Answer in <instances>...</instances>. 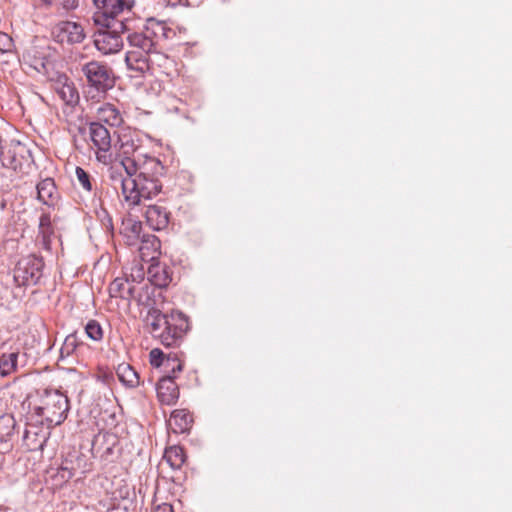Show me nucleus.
Returning <instances> with one entry per match:
<instances>
[{"instance_id":"1","label":"nucleus","mask_w":512,"mask_h":512,"mask_svg":"<svg viewBox=\"0 0 512 512\" xmlns=\"http://www.w3.org/2000/svg\"><path fill=\"white\" fill-rule=\"evenodd\" d=\"M118 143L116 156L127 174V180L123 182V198L128 206H137L142 200L152 199L161 192L159 176L163 175L164 166L144 151L135 131H123Z\"/></svg>"},{"instance_id":"2","label":"nucleus","mask_w":512,"mask_h":512,"mask_svg":"<svg viewBox=\"0 0 512 512\" xmlns=\"http://www.w3.org/2000/svg\"><path fill=\"white\" fill-rule=\"evenodd\" d=\"M165 31L163 23L149 21L144 30L128 34L125 62L129 70L139 74L148 72V58L159 48L160 38L165 35Z\"/></svg>"},{"instance_id":"3","label":"nucleus","mask_w":512,"mask_h":512,"mask_svg":"<svg viewBox=\"0 0 512 512\" xmlns=\"http://www.w3.org/2000/svg\"><path fill=\"white\" fill-rule=\"evenodd\" d=\"M148 321L153 336L167 347L178 346L189 328L188 319L181 312L162 314L153 310L148 315Z\"/></svg>"},{"instance_id":"4","label":"nucleus","mask_w":512,"mask_h":512,"mask_svg":"<svg viewBox=\"0 0 512 512\" xmlns=\"http://www.w3.org/2000/svg\"><path fill=\"white\" fill-rule=\"evenodd\" d=\"M68 410V398L57 390H45L38 395L32 405L33 413L40 418V423L46 424L47 427L60 425L66 419Z\"/></svg>"},{"instance_id":"5","label":"nucleus","mask_w":512,"mask_h":512,"mask_svg":"<svg viewBox=\"0 0 512 512\" xmlns=\"http://www.w3.org/2000/svg\"><path fill=\"white\" fill-rule=\"evenodd\" d=\"M82 72L91 89L88 92L90 99L99 101L115 85V76L112 68L103 62L96 60L87 62L82 66Z\"/></svg>"},{"instance_id":"6","label":"nucleus","mask_w":512,"mask_h":512,"mask_svg":"<svg viewBox=\"0 0 512 512\" xmlns=\"http://www.w3.org/2000/svg\"><path fill=\"white\" fill-rule=\"evenodd\" d=\"M95 8L93 14L94 24L98 27H122L123 22L117 17L125 11H131L135 0H92Z\"/></svg>"},{"instance_id":"7","label":"nucleus","mask_w":512,"mask_h":512,"mask_svg":"<svg viewBox=\"0 0 512 512\" xmlns=\"http://www.w3.org/2000/svg\"><path fill=\"white\" fill-rule=\"evenodd\" d=\"M90 148L95 154L96 160L103 165H110L115 157L112 152V138L109 130L99 122H91L88 125Z\"/></svg>"},{"instance_id":"8","label":"nucleus","mask_w":512,"mask_h":512,"mask_svg":"<svg viewBox=\"0 0 512 512\" xmlns=\"http://www.w3.org/2000/svg\"><path fill=\"white\" fill-rule=\"evenodd\" d=\"M124 29V24L122 27H99V30L94 35V45L96 49L103 55H111L120 52L124 46L121 36Z\"/></svg>"},{"instance_id":"9","label":"nucleus","mask_w":512,"mask_h":512,"mask_svg":"<svg viewBox=\"0 0 512 512\" xmlns=\"http://www.w3.org/2000/svg\"><path fill=\"white\" fill-rule=\"evenodd\" d=\"M43 260L29 255L18 261L14 270V279L19 285H34L42 276Z\"/></svg>"},{"instance_id":"10","label":"nucleus","mask_w":512,"mask_h":512,"mask_svg":"<svg viewBox=\"0 0 512 512\" xmlns=\"http://www.w3.org/2000/svg\"><path fill=\"white\" fill-rule=\"evenodd\" d=\"M51 36L57 43L73 45L81 43L86 35L81 24L73 21H60L52 27Z\"/></svg>"},{"instance_id":"11","label":"nucleus","mask_w":512,"mask_h":512,"mask_svg":"<svg viewBox=\"0 0 512 512\" xmlns=\"http://www.w3.org/2000/svg\"><path fill=\"white\" fill-rule=\"evenodd\" d=\"M28 150L19 142H11L3 148L0 159L4 167L14 171H22L29 164Z\"/></svg>"},{"instance_id":"12","label":"nucleus","mask_w":512,"mask_h":512,"mask_svg":"<svg viewBox=\"0 0 512 512\" xmlns=\"http://www.w3.org/2000/svg\"><path fill=\"white\" fill-rule=\"evenodd\" d=\"M179 395V388L170 375H165L159 380L157 384V397L161 404L175 405Z\"/></svg>"},{"instance_id":"13","label":"nucleus","mask_w":512,"mask_h":512,"mask_svg":"<svg viewBox=\"0 0 512 512\" xmlns=\"http://www.w3.org/2000/svg\"><path fill=\"white\" fill-rule=\"evenodd\" d=\"M57 96L68 106H75L79 102V93L75 84L66 76H60L54 83Z\"/></svg>"},{"instance_id":"14","label":"nucleus","mask_w":512,"mask_h":512,"mask_svg":"<svg viewBox=\"0 0 512 512\" xmlns=\"http://www.w3.org/2000/svg\"><path fill=\"white\" fill-rule=\"evenodd\" d=\"M145 219L153 230H163L169 224L170 212L162 205H149L145 211Z\"/></svg>"},{"instance_id":"15","label":"nucleus","mask_w":512,"mask_h":512,"mask_svg":"<svg viewBox=\"0 0 512 512\" xmlns=\"http://www.w3.org/2000/svg\"><path fill=\"white\" fill-rule=\"evenodd\" d=\"M193 424V417L186 409L174 410L168 420L169 429L175 434L189 431Z\"/></svg>"},{"instance_id":"16","label":"nucleus","mask_w":512,"mask_h":512,"mask_svg":"<svg viewBox=\"0 0 512 512\" xmlns=\"http://www.w3.org/2000/svg\"><path fill=\"white\" fill-rule=\"evenodd\" d=\"M96 116L98 121L103 122L110 126H119L123 122V118L119 109L111 104L104 103L97 108Z\"/></svg>"},{"instance_id":"17","label":"nucleus","mask_w":512,"mask_h":512,"mask_svg":"<svg viewBox=\"0 0 512 512\" xmlns=\"http://www.w3.org/2000/svg\"><path fill=\"white\" fill-rule=\"evenodd\" d=\"M19 350H9L0 353V377H8L18 371Z\"/></svg>"},{"instance_id":"18","label":"nucleus","mask_w":512,"mask_h":512,"mask_svg":"<svg viewBox=\"0 0 512 512\" xmlns=\"http://www.w3.org/2000/svg\"><path fill=\"white\" fill-rule=\"evenodd\" d=\"M174 66V60L168 55L157 49L148 58V71L159 70L161 73L168 75Z\"/></svg>"},{"instance_id":"19","label":"nucleus","mask_w":512,"mask_h":512,"mask_svg":"<svg viewBox=\"0 0 512 512\" xmlns=\"http://www.w3.org/2000/svg\"><path fill=\"white\" fill-rule=\"evenodd\" d=\"M16 436V420L13 415H0V444H11Z\"/></svg>"},{"instance_id":"20","label":"nucleus","mask_w":512,"mask_h":512,"mask_svg":"<svg viewBox=\"0 0 512 512\" xmlns=\"http://www.w3.org/2000/svg\"><path fill=\"white\" fill-rule=\"evenodd\" d=\"M149 281L157 287H166L171 282V275L166 266L156 264L152 265L148 269Z\"/></svg>"},{"instance_id":"21","label":"nucleus","mask_w":512,"mask_h":512,"mask_svg":"<svg viewBox=\"0 0 512 512\" xmlns=\"http://www.w3.org/2000/svg\"><path fill=\"white\" fill-rule=\"evenodd\" d=\"M134 286L125 278H116L109 285V294L113 298L130 299Z\"/></svg>"},{"instance_id":"22","label":"nucleus","mask_w":512,"mask_h":512,"mask_svg":"<svg viewBox=\"0 0 512 512\" xmlns=\"http://www.w3.org/2000/svg\"><path fill=\"white\" fill-rule=\"evenodd\" d=\"M54 234L51 217L49 214H42L39 221L40 243L45 250L51 249V237Z\"/></svg>"},{"instance_id":"23","label":"nucleus","mask_w":512,"mask_h":512,"mask_svg":"<svg viewBox=\"0 0 512 512\" xmlns=\"http://www.w3.org/2000/svg\"><path fill=\"white\" fill-rule=\"evenodd\" d=\"M38 198L44 204L51 205L56 199L57 189L53 179L46 178L37 185Z\"/></svg>"},{"instance_id":"24","label":"nucleus","mask_w":512,"mask_h":512,"mask_svg":"<svg viewBox=\"0 0 512 512\" xmlns=\"http://www.w3.org/2000/svg\"><path fill=\"white\" fill-rule=\"evenodd\" d=\"M45 437L38 433V428L29 426L23 435V445L30 451L42 449Z\"/></svg>"},{"instance_id":"25","label":"nucleus","mask_w":512,"mask_h":512,"mask_svg":"<svg viewBox=\"0 0 512 512\" xmlns=\"http://www.w3.org/2000/svg\"><path fill=\"white\" fill-rule=\"evenodd\" d=\"M142 223L134 219H126L122 222L121 234L127 239L129 245L134 244L140 237Z\"/></svg>"},{"instance_id":"26","label":"nucleus","mask_w":512,"mask_h":512,"mask_svg":"<svg viewBox=\"0 0 512 512\" xmlns=\"http://www.w3.org/2000/svg\"><path fill=\"white\" fill-rule=\"evenodd\" d=\"M116 374L120 382L127 387H136L139 384L137 372L127 363H121L116 369Z\"/></svg>"},{"instance_id":"27","label":"nucleus","mask_w":512,"mask_h":512,"mask_svg":"<svg viewBox=\"0 0 512 512\" xmlns=\"http://www.w3.org/2000/svg\"><path fill=\"white\" fill-rule=\"evenodd\" d=\"M186 455L180 446H171L165 450L164 460L172 469H180L184 464Z\"/></svg>"},{"instance_id":"28","label":"nucleus","mask_w":512,"mask_h":512,"mask_svg":"<svg viewBox=\"0 0 512 512\" xmlns=\"http://www.w3.org/2000/svg\"><path fill=\"white\" fill-rule=\"evenodd\" d=\"M171 355H165L159 348H154L149 353V361L153 367H163L164 371H168L171 364Z\"/></svg>"},{"instance_id":"29","label":"nucleus","mask_w":512,"mask_h":512,"mask_svg":"<svg viewBox=\"0 0 512 512\" xmlns=\"http://www.w3.org/2000/svg\"><path fill=\"white\" fill-rule=\"evenodd\" d=\"M85 333L90 339L94 341H101L104 335L100 323L96 320H89L87 322L85 325Z\"/></svg>"},{"instance_id":"30","label":"nucleus","mask_w":512,"mask_h":512,"mask_svg":"<svg viewBox=\"0 0 512 512\" xmlns=\"http://www.w3.org/2000/svg\"><path fill=\"white\" fill-rule=\"evenodd\" d=\"M107 438H108L107 434H98L94 437L93 442H92V448H91L93 455L104 458L112 453L111 447H107L106 450L103 452L101 451V449L99 447V444L106 442Z\"/></svg>"},{"instance_id":"31","label":"nucleus","mask_w":512,"mask_h":512,"mask_svg":"<svg viewBox=\"0 0 512 512\" xmlns=\"http://www.w3.org/2000/svg\"><path fill=\"white\" fill-rule=\"evenodd\" d=\"M75 173L81 187L88 192L92 191L91 176L81 167H76Z\"/></svg>"},{"instance_id":"32","label":"nucleus","mask_w":512,"mask_h":512,"mask_svg":"<svg viewBox=\"0 0 512 512\" xmlns=\"http://www.w3.org/2000/svg\"><path fill=\"white\" fill-rule=\"evenodd\" d=\"M183 369V361L178 358L176 354L171 355V364L168 371H164L167 375H170L172 379L176 377V374L181 372Z\"/></svg>"},{"instance_id":"33","label":"nucleus","mask_w":512,"mask_h":512,"mask_svg":"<svg viewBox=\"0 0 512 512\" xmlns=\"http://www.w3.org/2000/svg\"><path fill=\"white\" fill-rule=\"evenodd\" d=\"M12 297V291L7 286L0 285V308H9Z\"/></svg>"},{"instance_id":"34","label":"nucleus","mask_w":512,"mask_h":512,"mask_svg":"<svg viewBox=\"0 0 512 512\" xmlns=\"http://www.w3.org/2000/svg\"><path fill=\"white\" fill-rule=\"evenodd\" d=\"M13 48V40L12 38L4 33L0 32V52H9Z\"/></svg>"},{"instance_id":"35","label":"nucleus","mask_w":512,"mask_h":512,"mask_svg":"<svg viewBox=\"0 0 512 512\" xmlns=\"http://www.w3.org/2000/svg\"><path fill=\"white\" fill-rule=\"evenodd\" d=\"M109 178L113 183H119L121 185V194L123 195V182L127 180V177H123L121 171L111 167L109 169Z\"/></svg>"},{"instance_id":"36","label":"nucleus","mask_w":512,"mask_h":512,"mask_svg":"<svg viewBox=\"0 0 512 512\" xmlns=\"http://www.w3.org/2000/svg\"><path fill=\"white\" fill-rule=\"evenodd\" d=\"M77 346V338L75 335H69L66 337L65 341H64V344H63V347H62V352H66L67 354H70L72 353L75 348Z\"/></svg>"},{"instance_id":"37","label":"nucleus","mask_w":512,"mask_h":512,"mask_svg":"<svg viewBox=\"0 0 512 512\" xmlns=\"http://www.w3.org/2000/svg\"><path fill=\"white\" fill-rule=\"evenodd\" d=\"M148 244H151V246L155 248V251L157 250V248L159 246V242L157 241V239L155 237H152L151 239L144 240L142 242V245L139 248V251H140V253H141L143 258L148 256V254L146 253V249L148 248L147 247Z\"/></svg>"},{"instance_id":"38","label":"nucleus","mask_w":512,"mask_h":512,"mask_svg":"<svg viewBox=\"0 0 512 512\" xmlns=\"http://www.w3.org/2000/svg\"><path fill=\"white\" fill-rule=\"evenodd\" d=\"M153 512H174V509L171 504L168 503H162L157 505Z\"/></svg>"},{"instance_id":"39","label":"nucleus","mask_w":512,"mask_h":512,"mask_svg":"<svg viewBox=\"0 0 512 512\" xmlns=\"http://www.w3.org/2000/svg\"><path fill=\"white\" fill-rule=\"evenodd\" d=\"M77 5H78L77 0H65L64 1V7L66 9H74L77 7Z\"/></svg>"},{"instance_id":"40","label":"nucleus","mask_w":512,"mask_h":512,"mask_svg":"<svg viewBox=\"0 0 512 512\" xmlns=\"http://www.w3.org/2000/svg\"><path fill=\"white\" fill-rule=\"evenodd\" d=\"M36 3L44 7H50L53 5L54 0H36Z\"/></svg>"},{"instance_id":"41","label":"nucleus","mask_w":512,"mask_h":512,"mask_svg":"<svg viewBox=\"0 0 512 512\" xmlns=\"http://www.w3.org/2000/svg\"><path fill=\"white\" fill-rule=\"evenodd\" d=\"M167 5H170V6H176L178 4H181L183 0H164Z\"/></svg>"},{"instance_id":"42","label":"nucleus","mask_w":512,"mask_h":512,"mask_svg":"<svg viewBox=\"0 0 512 512\" xmlns=\"http://www.w3.org/2000/svg\"><path fill=\"white\" fill-rule=\"evenodd\" d=\"M68 476L69 477L73 476V473L71 471H68Z\"/></svg>"}]
</instances>
